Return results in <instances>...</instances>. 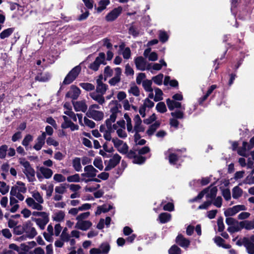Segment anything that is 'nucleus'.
I'll use <instances>...</instances> for the list:
<instances>
[{
	"instance_id": "1",
	"label": "nucleus",
	"mask_w": 254,
	"mask_h": 254,
	"mask_svg": "<svg viewBox=\"0 0 254 254\" xmlns=\"http://www.w3.org/2000/svg\"><path fill=\"white\" fill-rule=\"evenodd\" d=\"M31 197H28L25 200L27 205L32 209L43 210V204L44 202L43 195L36 190L31 191Z\"/></svg>"
},
{
	"instance_id": "2",
	"label": "nucleus",
	"mask_w": 254,
	"mask_h": 254,
	"mask_svg": "<svg viewBox=\"0 0 254 254\" xmlns=\"http://www.w3.org/2000/svg\"><path fill=\"white\" fill-rule=\"evenodd\" d=\"M26 191L27 188L25 183L21 181H17L16 184L11 187L10 195L15 196L19 201H23L25 197L22 193H25Z\"/></svg>"
},
{
	"instance_id": "3",
	"label": "nucleus",
	"mask_w": 254,
	"mask_h": 254,
	"mask_svg": "<svg viewBox=\"0 0 254 254\" xmlns=\"http://www.w3.org/2000/svg\"><path fill=\"white\" fill-rule=\"evenodd\" d=\"M19 163L23 166L22 171L26 176L28 182H33L36 180L35 171L30 163L25 159H19Z\"/></svg>"
},
{
	"instance_id": "4",
	"label": "nucleus",
	"mask_w": 254,
	"mask_h": 254,
	"mask_svg": "<svg viewBox=\"0 0 254 254\" xmlns=\"http://www.w3.org/2000/svg\"><path fill=\"white\" fill-rule=\"evenodd\" d=\"M110 111L111 113L109 119L106 121L107 127L111 128V123L115 122L117 119V114L119 112V109L121 108V104H119L116 100H112L109 104Z\"/></svg>"
},
{
	"instance_id": "5",
	"label": "nucleus",
	"mask_w": 254,
	"mask_h": 254,
	"mask_svg": "<svg viewBox=\"0 0 254 254\" xmlns=\"http://www.w3.org/2000/svg\"><path fill=\"white\" fill-rule=\"evenodd\" d=\"M109 132H113L115 130L118 135L121 138H125L127 136L126 132V123L124 120L118 121L117 123L112 126L111 123V128L107 127Z\"/></svg>"
},
{
	"instance_id": "6",
	"label": "nucleus",
	"mask_w": 254,
	"mask_h": 254,
	"mask_svg": "<svg viewBox=\"0 0 254 254\" xmlns=\"http://www.w3.org/2000/svg\"><path fill=\"white\" fill-rule=\"evenodd\" d=\"M223 41L225 42L230 41L228 43V45L229 46V48L236 51H238L242 48L244 45V43L240 39L238 38L237 36L234 35L232 37L230 34L225 35Z\"/></svg>"
},
{
	"instance_id": "7",
	"label": "nucleus",
	"mask_w": 254,
	"mask_h": 254,
	"mask_svg": "<svg viewBox=\"0 0 254 254\" xmlns=\"http://www.w3.org/2000/svg\"><path fill=\"white\" fill-rule=\"evenodd\" d=\"M100 108V106L97 104L91 105L86 113L87 116L95 121L102 120L104 118V114L103 112L98 110Z\"/></svg>"
},
{
	"instance_id": "8",
	"label": "nucleus",
	"mask_w": 254,
	"mask_h": 254,
	"mask_svg": "<svg viewBox=\"0 0 254 254\" xmlns=\"http://www.w3.org/2000/svg\"><path fill=\"white\" fill-rule=\"evenodd\" d=\"M128 159H132V162L133 164L142 165L145 163L146 160L145 157L139 155L135 152V149H132L128 151Z\"/></svg>"
},
{
	"instance_id": "9",
	"label": "nucleus",
	"mask_w": 254,
	"mask_h": 254,
	"mask_svg": "<svg viewBox=\"0 0 254 254\" xmlns=\"http://www.w3.org/2000/svg\"><path fill=\"white\" fill-rule=\"evenodd\" d=\"M81 71V67L79 65L74 67L65 76L63 84H69L74 81Z\"/></svg>"
},
{
	"instance_id": "10",
	"label": "nucleus",
	"mask_w": 254,
	"mask_h": 254,
	"mask_svg": "<svg viewBox=\"0 0 254 254\" xmlns=\"http://www.w3.org/2000/svg\"><path fill=\"white\" fill-rule=\"evenodd\" d=\"M98 171L91 165L86 166L84 168V173L81 174L83 179H92L95 178Z\"/></svg>"
},
{
	"instance_id": "11",
	"label": "nucleus",
	"mask_w": 254,
	"mask_h": 254,
	"mask_svg": "<svg viewBox=\"0 0 254 254\" xmlns=\"http://www.w3.org/2000/svg\"><path fill=\"white\" fill-rule=\"evenodd\" d=\"M24 230L26 236L29 239H33L37 235L36 229L30 221L24 224Z\"/></svg>"
},
{
	"instance_id": "12",
	"label": "nucleus",
	"mask_w": 254,
	"mask_h": 254,
	"mask_svg": "<svg viewBox=\"0 0 254 254\" xmlns=\"http://www.w3.org/2000/svg\"><path fill=\"white\" fill-rule=\"evenodd\" d=\"M103 75H100L96 79V91L102 94H104L108 88V85L103 82Z\"/></svg>"
},
{
	"instance_id": "13",
	"label": "nucleus",
	"mask_w": 254,
	"mask_h": 254,
	"mask_svg": "<svg viewBox=\"0 0 254 254\" xmlns=\"http://www.w3.org/2000/svg\"><path fill=\"white\" fill-rule=\"evenodd\" d=\"M122 10L123 8L121 6L114 8L106 16V20L109 22L115 20L122 13Z\"/></svg>"
},
{
	"instance_id": "14",
	"label": "nucleus",
	"mask_w": 254,
	"mask_h": 254,
	"mask_svg": "<svg viewBox=\"0 0 254 254\" xmlns=\"http://www.w3.org/2000/svg\"><path fill=\"white\" fill-rule=\"evenodd\" d=\"M112 142L119 152L123 154L127 153V145L123 141L118 138H113L112 139Z\"/></svg>"
},
{
	"instance_id": "15",
	"label": "nucleus",
	"mask_w": 254,
	"mask_h": 254,
	"mask_svg": "<svg viewBox=\"0 0 254 254\" xmlns=\"http://www.w3.org/2000/svg\"><path fill=\"white\" fill-rule=\"evenodd\" d=\"M121 157L118 154H115L109 161L108 165L105 168V171H108L114 168L119 163Z\"/></svg>"
},
{
	"instance_id": "16",
	"label": "nucleus",
	"mask_w": 254,
	"mask_h": 254,
	"mask_svg": "<svg viewBox=\"0 0 254 254\" xmlns=\"http://www.w3.org/2000/svg\"><path fill=\"white\" fill-rule=\"evenodd\" d=\"M80 92L79 88L74 85H72L69 90L67 92L66 97L75 100L78 97Z\"/></svg>"
},
{
	"instance_id": "17",
	"label": "nucleus",
	"mask_w": 254,
	"mask_h": 254,
	"mask_svg": "<svg viewBox=\"0 0 254 254\" xmlns=\"http://www.w3.org/2000/svg\"><path fill=\"white\" fill-rule=\"evenodd\" d=\"M176 243L180 247L185 249L188 248L190 245V241L185 238L182 234H179L176 238Z\"/></svg>"
},
{
	"instance_id": "18",
	"label": "nucleus",
	"mask_w": 254,
	"mask_h": 254,
	"mask_svg": "<svg viewBox=\"0 0 254 254\" xmlns=\"http://www.w3.org/2000/svg\"><path fill=\"white\" fill-rule=\"evenodd\" d=\"M92 226V223L89 220L77 222L75 228L82 231H87Z\"/></svg>"
},
{
	"instance_id": "19",
	"label": "nucleus",
	"mask_w": 254,
	"mask_h": 254,
	"mask_svg": "<svg viewBox=\"0 0 254 254\" xmlns=\"http://www.w3.org/2000/svg\"><path fill=\"white\" fill-rule=\"evenodd\" d=\"M33 220L35 222L36 224L41 230H43L45 229V226L49 222V215L47 214L41 218H33Z\"/></svg>"
},
{
	"instance_id": "20",
	"label": "nucleus",
	"mask_w": 254,
	"mask_h": 254,
	"mask_svg": "<svg viewBox=\"0 0 254 254\" xmlns=\"http://www.w3.org/2000/svg\"><path fill=\"white\" fill-rule=\"evenodd\" d=\"M166 104L168 109L170 111L174 110L175 108H180L185 110V107H182L181 103L177 102L175 100H172L170 98L166 99Z\"/></svg>"
},
{
	"instance_id": "21",
	"label": "nucleus",
	"mask_w": 254,
	"mask_h": 254,
	"mask_svg": "<svg viewBox=\"0 0 254 254\" xmlns=\"http://www.w3.org/2000/svg\"><path fill=\"white\" fill-rule=\"evenodd\" d=\"M46 139V133L43 132L42 134L39 136L36 140V143L33 148L36 150H40L44 145Z\"/></svg>"
},
{
	"instance_id": "22",
	"label": "nucleus",
	"mask_w": 254,
	"mask_h": 254,
	"mask_svg": "<svg viewBox=\"0 0 254 254\" xmlns=\"http://www.w3.org/2000/svg\"><path fill=\"white\" fill-rule=\"evenodd\" d=\"M74 109L76 112H85L87 109V106L85 101H79L72 103Z\"/></svg>"
},
{
	"instance_id": "23",
	"label": "nucleus",
	"mask_w": 254,
	"mask_h": 254,
	"mask_svg": "<svg viewBox=\"0 0 254 254\" xmlns=\"http://www.w3.org/2000/svg\"><path fill=\"white\" fill-rule=\"evenodd\" d=\"M103 95L104 94L97 92L96 91L95 92H92L89 94L91 98L100 105H103L105 102V98L103 96Z\"/></svg>"
},
{
	"instance_id": "24",
	"label": "nucleus",
	"mask_w": 254,
	"mask_h": 254,
	"mask_svg": "<svg viewBox=\"0 0 254 254\" xmlns=\"http://www.w3.org/2000/svg\"><path fill=\"white\" fill-rule=\"evenodd\" d=\"M115 72L114 77L109 81V84L112 86L115 85L121 80V69L119 67H117L115 69Z\"/></svg>"
},
{
	"instance_id": "25",
	"label": "nucleus",
	"mask_w": 254,
	"mask_h": 254,
	"mask_svg": "<svg viewBox=\"0 0 254 254\" xmlns=\"http://www.w3.org/2000/svg\"><path fill=\"white\" fill-rule=\"evenodd\" d=\"M244 246L246 247L247 252L249 254H254V244L249 238H243Z\"/></svg>"
},
{
	"instance_id": "26",
	"label": "nucleus",
	"mask_w": 254,
	"mask_h": 254,
	"mask_svg": "<svg viewBox=\"0 0 254 254\" xmlns=\"http://www.w3.org/2000/svg\"><path fill=\"white\" fill-rule=\"evenodd\" d=\"M135 65L138 69L144 71L145 69L146 61L142 57L139 56L135 59Z\"/></svg>"
},
{
	"instance_id": "27",
	"label": "nucleus",
	"mask_w": 254,
	"mask_h": 254,
	"mask_svg": "<svg viewBox=\"0 0 254 254\" xmlns=\"http://www.w3.org/2000/svg\"><path fill=\"white\" fill-rule=\"evenodd\" d=\"M52 219L57 222L63 221L65 217V212L63 210H57L52 215Z\"/></svg>"
},
{
	"instance_id": "28",
	"label": "nucleus",
	"mask_w": 254,
	"mask_h": 254,
	"mask_svg": "<svg viewBox=\"0 0 254 254\" xmlns=\"http://www.w3.org/2000/svg\"><path fill=\"white\" fill-rule=\"evenodd\" d=\"M39 171L45 179H49L51 178L53 174V171L45 167H40L39 168Z\"/></svg>"
},
{
	"instance_id": "29",
	"label": "nucleus",
	"mask_w": 254,
	"mask_h": 254,
	"mask_svg": "<svg viewBox=\"0 0 254 254\" xmlns=\"http://www.w3.org/2000/svg\"><path fill=\"white\" fill-rule=\"evenodd\" d=\"M172 218L171 214L167 212L161 213L158 216V220L160 223L165 224L169 222Z\"/></svg>"
},
{
	"instance_id": "30",
	"label": "nucleus",
	"mask_w": 254,
	"mask_h": 254,
	"mask_svg": "<svg viewBox=\"0 0 254 254\" xmlns=\"http://www.w3.org/2000/svg\"><path fill=\"white\" fill-rule=\"evenodd\" d=\"M160 124L161 123L159 121H155L154 124L149 127L148 129L146 132V134L149 136L153 135L156 129L160 126Z\"/></svg>"
},
{
	"instance_id": "31",
	"label": "nucleus",
	"mask_w": 254,
	"mask_h": 254,
	"mask_svg": "<svg viewBox=\"0 0 254 254\" xmlns=\"http://www.w3.org/2000/svg\"><path fill=\"white\" fill-rule=\"evenodd\" d=\"M210 187L206 188L202 190H201L198 195L194 197V198L190 199L189 200L190 202H194L197 201L198 200L201 199L203 198L204 195L208 192L209 190Z\"/></svg>"
},
{
	"instance_id": "32",
	"label": "nucleus",
	"mask_w": 254,
	"mask_h": 254,
	"mask_svg": "<svg viewBox=\"0 0 254 254\" xmlns=\"http://www.w3.org/2000/svg\"><path fill=\"white\" fill-rule=\"evenodd\" d=\"M239 225L242 229L245 228L246 230H252L254 229V223L252 221L245 220L241 221Z\"/></svg>"
},
{
	"instance_id": "33",
	"label": "nucleus",
	"mask_w": 254,
	"mask_h": 254,
	"mask_svg": "<svg viewBox=\"0 0 254 254\" xmlns=\"http://www.w3.org/2000/svg\"><path fill=\"white\" fill-rule=\"evenodd\" d=\"M51 74L49 73L45 72L38 74L35 79L41 82H46L48 81L51 78Z\"/></svg>"
},
{
	"instance_id": "34",
	"label": "nucleus",
	"mask_w": 254,
	"mask_h": 254,
	"mask_svg": "<svg viewBox=\"0 0 254 254\" xmlns=\"http://www.w3.org/2000/svg\"><path fill=\"white\" fill-rule=\"evenodd\" d=\"M100 188V185L98 184L89 183L85 187L84 190L86 192H91L96 190Z\"/></svg>"
},
{
	"instance_id": "35",
	"label": "nucleus",
	"mask_w": 254,
	"mask_h": 254,
	"mask_svg": "<svg viewBox=\"0 0 254 254\" xmlns=\"http://www.w3.org/2000/svg\"><path fill=\"white\" fill-rule=\"evenodd\" d=\"M254 147V136L250 139V144H249L247 142L243 141L242 149L244 151H246L247 150H250Z\"/></svg>"
},
{
	"instance_id": "36",
	"label": "nucleus",
	"mask_w": 254,
	"mask_h": 254,
	"mask_svg": "<svg viewBox=\"0 0 254 254\" xmlns=\"http://www.w3.org/2000/svg\"><path fill=\"white\" fill-rule=\"evenodd\" d=\"M243 194V190L238 186L234 187L232 190V196L234 199L241 197Z\"/></svg>"
},
{
	"instance_id": "37",
	"label": "nucleus",
	"mask_w": 254,
	"mask_h": 254,
	"mask_svg": "<svg viewBox=\"0 0 254 254\" xmlns=\"http://www.w3.org/2000/svg\"><path fill=\"white\" fill-rule=\"evenodd\" d=\"M66 180L69 183H78L81 181H82V179H81L78 174H75L68 176L66 178Z\"/></svg>"
},
{
	"instance_id": "38",
	"label": "nucleus",
	"mask_w": 254,
	"mask_h": 254,
	"mask_svg": "<svg viewBox=\"0 0 254 254\" xmlns=\"http://www.w3.org/2000/svg\"><path fill=\"white\" fill-rule=\"evenodd\" d=\"M132 149H135V152H136L139 155H142L146 154L150 152V149L148 146H144L141 148H139L136 146H134Z\"/></svg>"
},
{
	"instance_id": "39",
	"label": "nucleus",
	"mask_w": 254,
	"mask_h": 254,
	"mask_svg": "<svg viewBox=\"0 0 254 254\" xmlns=\"http://www.w3.org/2000/svg\"><path fill=\"white\" fill-rule=\"evenodd\" d=\"M72 166L75 171L79 172L82 168L81 160L79 158L76 157L72 160Z\"/></svg>"
},
{
	"instance_id": "40",
	"label": "nucleus",
	"mask_w": 254,
	"mask_h": 254,
	"mask_svg": "<svg viewBox=\"0 0 254 254\" xmlns=\"http://www.w3.org/2000/svg\"><path fill=\"white\" fill-rule=\"evenodd\" d=\"M66 187L65 184H61L60 185L56 186L55 189V193L63 195L66 191Z\"/></svg>"
},
{
	"instance_id": "41",
	"label": "nucleus",
	"mask_w": 254,
	"mask_h": 254,
	"mask_svg": "<svg viewBox=\"0 0 254 254\" xmlns=\"http://www.w3.org/2000/svg\"><path fill=\"white\" fill-rule=\"evenodd\" d=\"M152 81L146 79L142 82V86L146 92H153V88L151 87Z\"/></svg>"
},
{
	"instance_id": "42",
	"label": "nucleus",
	"mask_w": 254,
	"mask_h": 254,
	"mask_svg": "<svg viewBox=\"0 0 254 254\" xmlns=\"http://www.w3.org/2000/svg\"><path fill=\"white\" fill-rule=\"evenodd\" d=\"M110 3L109 0H102L99 2V6L96 8L98 12H101L102 10L105 9L106 6Z\"/></svg>"
},
{
	"instance_id": "43",
	"label": "nucleus",
	"mask_w": 254,
	"mask_h": 254,
	"mask_svg": "<svg viewBox=\"0 0 254 254\" xmlns=\"http://www.w3.org/2000/svg\"><path fill=\"white\" fill-rule=\"evenodd\" d=\"M218 190L216 187L212 188L210 190L209 193H207L206 195V198H210L212 200L214 199L216 196Z\"/></svg>"
},
{
	"instance_id": "44",
	"label": "nucleus",
	"mask_w": 254,
	"mask_h": 254,
	"mask_svg": "<svg viewBox=\"0 0 254 254\" xmlns=\"http://www.w3.org/2000/svg\"><path fill=\"white\" fill-rule=\"evenodd\" d=\"M90 215V212H85L83 213H81L76 217V220L77 222L78 221H85L86 220V219H87L89 216Z\"/></svg>"
},
{
	"instance_id": "45",
	"label": "nucleus",
	"mask_w": 254,
	"mask_h": 254,
	"mask_svg": "<svg viewBox=\"0 0 254 254\" xmlns=\"http://www.w3.org/2000/svg\"><path fill=\"white\" fill-rule=\"evenodd\" d=\"M182 250L177 245H174L168 250L169 254H181Z\"/></svg>"
},
{
	"instance_id": "46",
	"label": "nucleus",
	"mask_w": 254,
	"mask_h": 254,
	"mask_svg": "<svg viewBox=\"0 0 254 254\" xmlns=\"http://www.w3.org/2000/svg\"><path fill=\"white\" fill-rule=\"evenodd\" d=\"M156 109L160 113H164L167 111L166 106L163 102H160L157 104Z\"/></svg>"
},
{
	"instance_id": "47",
	"label": "nucleus",
	"mask_w": 254,
	"mask_h": 254,
	"mask_svg": "<svg viewBox=\"0 0 254 254\" xmlns=\"http://www.w3.org/2000/svg\"><path fill=\"white\" fill-rule=\"evenodd\" d=\"M9 186L3 182L0 181V192L4 195L7 193L9 191Z\"/></svg>"
},
{
	"instance_id": "48",
	"label": "nucleus",
	"mask_w": 254,
	"mask_h": 254,
	"mask_svg": "<svg viewBox=\"0 0 254 254\" xmlns=\"http://www.w3.org/2000/svg\"><path fill=\"white\" fill-rule=\"evenodd\" d=\"M171 115L176 119H182L184 118V112L180 110H176L174 112H171Z\"/></svg>"
},
{
	"instance_id": "49",
	"label": "nucleus",
	"mask_w": 254,
	"mask_h": 254,
	"mask_svg": "<svg viewBox=\"0 0 254 254\" xmlns=\"http://www.w3.org/2000/svg\"><path fill=\"white\" fill-rule=\"evenodd\" d=\"M102 254H107L110 250V246L107 243L102 244L99 247Z\"/></svg>"
},
{
	"instance_id": "50",
	"label": "nucleus",
	"mask_w": 254,
	"mask_h": 254,
	"mask_svg": "<svg viewBox=\"0 0 254 254\" xmlns=\"http://www.w3.org/2000/svg\"><path fill=\"white\" fill-rule=\"evenodd\" d=\"M163 76H164L162 73H159V74L153 76L152 79L155 84L160 85L162 84Z\"/></svg>"
},
{
	"instance_id": "51",
	"label": "nucleus",
	"mask_w": 254,
	"mask_h": 254,
	"mask_svg": "<svg viewBox=\"0 0 254 254\" xmlns=\"http://www.w3.org/2000/svg\"><path fill=\"white\" fill-rule=\"evenodd\" d=\"M79 86L87 91H91L95 88L94 85L90 83H80Z\"/></svg>"
},
{
	"instance_id": "52",
	"label": "nucleus",
	"mask_w": 254,
	"mask_h": 254,
	"mask_svg": "<svg viewBox=\"0 0 254 254\" xmlns=\"http://www.w3.org/2000/svg\"><path fill=\"white\" fill-rule=\"evenodd\" d=\"M178 155L175 153H170L169 155V161L171 164L175 165L178 161Z\"/></svg>"
},
{
	"instance_id": "53",
	"label": "nucleus",
	"mask_w": 254,
	"mask_h": 254,
	"mask_svg": "<svg viewBox=\"0 0 254 254\" xmlns=\"http://www.w3.org/2000/svg\"><path fill=\"white\" fill-rule=\"evenodd\" d=\"M93 163V165L100 170H102L103 169L104 167L102 159L101 158H95Z\"/></svg>"
},
{
	"instance_id": "54",
	"label": "nucleus",
	"mask_w": 254,
	"mask_h": 254,
	"mask_svg": "<svg viewBox=\"0 0 254 254\" xmlns=\"http://www.w3.org/2000/svg\"><path fill=\"white\" fill-rule=\"evenodd\" d=\"M241 229H242L241 226H240L239 224H237V225H234L231 226H229L227 229V231L229 233L232 234L235 232H239L241 231Z\"/></svg>"
},
{
	"instance_id": "55",
	"label": "nucleus",
	"mask_w": 254,
	"mask_h": 254,
	"mask_svg": "<svg viewBox=\"0 0 254 254\" xmlns=\"http://www.w3.org/2000/svg\"><path fill=\"white\" fill-rule=\"evenodd\" d=\"M218 231L219 232H223L225 228L223 223V218L222 216L218 217L217 219Z\"/></svg>"
},
{
	"instance_id": "56",
	"label": "nucleus",
	"mask_w": 254,
	"mask_h": 254,
	"mask_svg": "<svg viewBox=\"0 0 254 254\" xmlns=\"http://www.w3.org/2000/svg\"><path fill=\"white\" fill-rule=\"evenodd\" d=\"M157 119L156 114L153 113L148 118L143 120V123L146 125H150L155 121Z\"/></svg>"
},
{
	"instance_id": "57",
	"label": "nucleus",
	"mask_w": 254,
	"mask_h": 254,
	"mask_svg": "<svg viewBox=\"0 0 254 254\" xmlns=\"http://www.w3.org/2000/svg\"><path fill=\"white\" fill-rule=\"evenodd\" d=\"M105 55L103 53H100L99 54V56L97 57L95 61L99 64H105L106 63H105Z\"/></svg>"
},
{
	"instance_id": "58",
	"label": "nucleus",
	"mask_w": 254,
	"mask_h": 254,
	"mask_svg": "<svg viewBox=\"0 0 254 254\" xmlns=\"http://www.w3.org/2000/svg\"><path fill=\"white\" fill-rule=\"evenodd\" d=\"M53 179L55 181L61 183L64 182L66 180L65 177L61 174H56L53 177Z\"/></svg>"
},
{
	"instance_id": "59",
	"label": "nucleus",
	"mask_w": 254,
	"mask_h": 254,
	"mask_svg": "<svg viewBox=\"0 0 254 254\" xmlns=\"http://www.w3.org/2000/svg\"><path fill=\"white\" fill-rule=\"evenodd\" d=\"M236 214L235 208L234 206L229 208L224 211V215L226 217L233 216Z\"/></svg>"
},
{
	"instance_id": "60",
	"label": "nucleus",
	"mask_w": 254,
	"mask_h": 254,
	"mask_svg": "<svg viewBox=\"0 0 254 254\" xmlns=\"http://www.w3.org/2000/svg\"><path fill=\"white\" fill-rule=\"evenodd\" d=\"M24 232V224L23 226L19 225L14 228L13 233L17 235H20Z\"/></svg>"
},
{
	"instance_id": "61",
	"label": "nucleus",
	"mask_w": 254,
	"mask_h": 254,
	"mask_svg": "<svg viewBox=\"0 0 254 254\" xmlns=\"http://www.w3.org/2000/svg\"><path fill=\"white\" fill-rule=\"evenodd\" d=\"M46 143L48 145H53L55 147L59 146V142L53 137H48L46 140Z\"/></svg>"
},
{
	"instance_id": "62",
	"label": "nucleus",
	"mask_w": 254,
	"mask_h": 254,
	"mask_svg": "<svg viewBox=\"0 0 254 254\" xmlns=\"http://www.w3.org/2000/svg\"><path fill=\"white\" fill-rule=\"evenodd\" d=\"M87 127L93 128L95 127V123L92 120H90L86 117L84 118V124Z\"/></svg>"
},
{
	"instance_id": "63",
	"label": "nucleus",
	"mask_w": 254,
	"mask_h": 254,
	"mask_svg": "<svg viewBox=\"0 0 254 254\" xmlns=\"http://www.w3.org/2000/svg\"><path fill=\"white\" fill-rule=\"evenodd\" d=\"M222 195L226 201L231 199V192L229 189H224L222 190Z\"/></svg>"
},
{
	"instance_id": "64",
	"label": "nucleus",
	"mask_w": 254,
	"mask_h": 254,
	"mask_svg": "<svg viewBox=\"0 0 254 254\" xmlns=\"http://www.w3.org/2000/svg\"><path fill=\"white\" fill-rule=\"evenodd\" d=\"M128 92L132 93L135 96H138L140 94L139 88L136 85L131 87Z\"/></svg>"
}]
</instances>
